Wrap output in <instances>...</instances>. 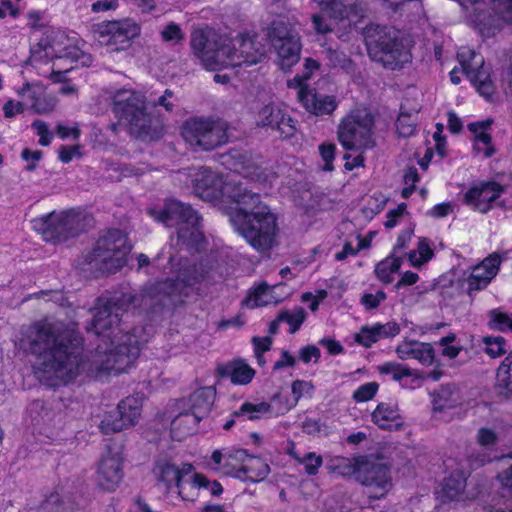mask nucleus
<instances>
[{"mask_svg":"<svg viewBox=\"0 0 512 512\" xmlns=\"http://www.w3.org/2000/svg\"><path fill=\"white\" fill-rule=\"evenodd\" d=\"M386 299V294L379 290L376 293L364 294L361 298V303L367 310L377 308Z\"/></svg>","mask_w":512,"mask_h":512,"instance_id":"58","label":"nucleus"},{"mask_svg":"<svg viewBox=\"0 0 512 512\" xmlns=\"http://www.w3.org/2000/svg\"><path fill=\"white\" fill-rule=\"evenodd\" d=\"M148 214L155 221L163 223L167 227H177L178 245L200 248L204 239L200 229V218L190 205L170 200L165 204L163 210L150 208Z\"/></svg>","mask_w":512,"mask_h":512,"instance_id":"4","label":"nucleus"},{"mask_svg":"<svg viewBox=\"0 0 512 512\" xmlns=\"http://www.w3.org/2000/svg\"><path fill=\"white\" fill-rule=\"evenodd\" d=\"M291 392L295 403H297L302 398L311 399L315 392V386L310 381L298 379L292 382Z\"/></svg>","mask_w":512,"mask_h":512,"instance_id":"46","label":"nucleus"},{"mask_svg":"<svg viewBox=\"0 0 512 512\" xmlns=\"http://www.w3.org/2000/svg\"><path fill=\"white\" fill-rule=\"evenodd\" d=\"M306 318V313L301 307L291 311L283 312L278 316L279 321H284L290 325V332L295 333Z\"/></svg>","mask_w":512,"mask_h":512,"instance_id":"45","label":"nucleus"},{"mask_svg":"<svg viewBox=\"0 0 512 512\" xmlns=\"http://www.w3.org/2000/svg\"><path fill=\"white\" fill-rule=\"evenodd\" d=\"M32 128L35 130L36 135L39 137V144L42 146H48L53 135L49 131L48 125L42 120H36L32 123Z\"/></svg>","mask_w":512,"mask_h":512,"instance_id":"56","label":"nucleus"},{"mask_svg":"<svg viewBox=\"0 0 512 512\" xmlns=\"http://www.w3.org/2000/svg\"><path fill=\"white\" fill-rule=\"evenodd\" d=\"M342 474H353L367 489L370 498L381 499L392 488L389 468L367 457L342 459Z\"/></svg>","mask_w":512,"mask_h":512,"instance_id":"8","label":"nucleus"},{"mask_svg":"<svg viewBox=\"0 0 512 512\" xmlns=\"http://www.w3.org/2000/svg\"><path fill=\"white\" fill-rule=\"evenodd\" d=\"M215 391L212 387H203L191 394L189 397V411L183 412V415L176 421V425L185 421L188 424H198L204 418L213 405Z\"/></svg>","mask_w":512,"mask_h":512,"instance_id":"23","label":"nucleus"},{"mask_svg":"<svg viewBox=\"0 0 512 512\" xmlns=\"http://www.w3.org/2000/svg\"><path fill=\"white\" fill-rule=\"evenodd\" d=\"M17 95L21 98L24 106L32 108L33 102L43 96V86L39 83H25L22 87L15 89Z\"/></svg>","mask_w":512,"mask_h":512,"instance_id":"42","label":"nucleus"},{"mask_svg":"<svg viewBox=\"0 0 512 512\" xmlns=\"http://www.w3.org/2000/svg\"><path fill=\"white\" fill-rule=\"evenodd\" d=\"M76 37H69L58 29H48L37 47L32 50L34 60L44 58L50 60H64L70 63L77 62L84 57L77 45Z\"/></svg>","mask_w":512,"mask_h":512,"instance_id":"13","label":"nucleus"},{"mask_svg":"<svg viewBox=\"0 0 512 512\" xmlns=\"http://www.w3.org/2000/svg\"><path fill=\"white\" fill-rule=\"evenodd\" d=\"M434 256V251L426 238H420L417 247L407 254L408 261L414 268H420Z\"/></svg>","mask_w":512,"mask_h":512,"instance_id":"35","label":"nucleus"},{"mask_svg":"<svg viewBox=\"0 0 512 512\" xmlns=\"http://www.w3.org/2000/svg\"><path fill=\"white\" fill-rule=\"evenodd\" d=\"M291 455L300 463L304 465L305 471L309 475H314L317 473L318 468L322 465V458L319 455H316L313 452L307 453L303 458L296 456L291 453Z\"/></svg>","mask_w":512,"mask_h":512,"instance_id":"53","label":"nucleus"},{"mask_svg":"<svg viewBox=\"0 0 512 512\" xmlns=\"http://www.w3.org/2000/svg\"><path fill=\"white\" fill-rule=\"evenodd\" d=\"M197 489H205L210 492L213 496H219L223 492L221 484L217 481H210L206 476L202 474H194L189 484L188 493H196Z\"/></svg>","mask_w":512,"mask_h":512,"instance_id":"39","label":"nucleus"},{"mask_svg":"<svg viewBox=\"0 0 512 512\" xmlns=\"http://www.w3.org/2000/svg\"><path fill=\"white\" fill-rule=\"evenodd\" d=\"M161 39L164 42H169L173 44L180 43L184 39V33L181 27L174 23L170 22L165 25L160 31Z\"/></svg>","mask_w":512,"mask_h":512,"instance_id":"50","label":"nucleus"},{"mask_svg":"<svg viewBox=\"0 0 512 512\" xmlns=\"http://www.w3.org/2000/svg\"><path fill=\"white\" fill-rule=\"evenodd\" d=\"M79 216L73 211L52 212L32 220V228L48 242L60 243L78 233Z\"/></svg>","mask_w":512,"mask_h":512,"instance_id":"15","label":"nucleus"},{"mask_svg":"<svg viewBox=\"0 0 512 512\" xmlns=\"http://www.w3.org/2000/svg\"><path fill=\"white\" fill-rule=\"evenodd\" d=\"M294 25L289 19L279 17L271 23L268 30L277 63L283 70L290 69L300 58L301 42Z\"/></svg>","mask_w":512,"mask_h":512,"instance_id":"10","label":"nucleus"},{"mask_svg":"<svg viewBox=\"0 0 512 512\" xmlns=\"http://www.w3.org/2000/svg\"><path fill=\"white\" fill-rule=\"evenodd\" d=\"M123 453L119 446H109L102 454L96 470V481L103 490L115 491L123 480Z\"/></svg>","mask_w":512,"mask_h":512,"instance_id":"19","label":"nucleus"},{"mask_svg":"<svg viewBox=\"0 0 512 512\" xmlns=\"http://www.w3.org/2000/svg\"><path fill=\"white\" fill-rule=\"evenodd\" d=\"M466 477L463 472H453L444 479L440 488L437 490V499L443 503L464 501L468 499L466 493Z\"/></svg>","mask_w":512,"mask_h":512,"instance_id":"28","label":"nucleus"},{"mask_svg":"<svg viewBox=\"0 0 512 512\" xmlns=\"http://www.w3.org/2000/svg\"><path fill=\"white\" fill-rule=\"evenodd\" d=\"M121 308L115 302L99 301L88 332L98 337L89 359L83 358V339L75 328L62 321L44 319L32 324L20 345L33 356L32 368L41 382L66 385L80 375L101 377L125 372L138 357L143 342L138 329L130 334L121 324Z\"/></svg>","mask_w":512,"mask_h":512,"instance_id":"1","label":"nucleus"},{"mask_svg":"<svg viewBox=\"0 0 512 512\" xmlns=\"http://www.w3.org/2000/svg\"><path fill=\"white\" fill-rule=\"evenodd\" d=\"M191 47L195 56L208 70L250 66L259 63L265 49L256 35L239 34L231 39L211 29L192 33Z\"/></svg>","mask_w":512,"mask_h":512,"instance_id":"3","label":"nucleus"},{"mask_svg":"<svg viewBox=\"0 0 512 512\" xmlns=\"http://www.w3.org/2000/svg\"><path fill=\"white\" fill-rule=\"evenodd\" d=\"M401 266V258L391 254L379 262L375 268L376 277L383 283H390L393 275L398 272Z\"/></svg>","mask_w":512,"mask_h":512,"instance_id":"36","label":"nucleus"},{"mask_svg":"<svg viewBox=\"0 0 512 512\" xmlns=\"http://www.w3.org/2000/svg\"><path fill=\"white\" fill-rule=\"evenodd\" d=\"M297 96L304 108L317 116L331 114L338 106L334 96L319 94L315 90H300Z\"/></svg>","mask_w":512,"mask_h":512,"instance_id":"29","label":"nucleus"},{"mask_svg":"<svg viewBox=\"0 0 512 512\" xmlns=\"http://www.w3.org/2000/svg\"><path fill=\"white\" fill-rule=\"evenodd\" d=\"M248 453L243 449L229 450L225 454L216 450L211 459L216 465L214 469H220L224 474L243 479V471Z\"/></svg>","mask_w":512,"mask_h":512,"instance_id":"26","label":"nucleus"},{"mask_svg":"<svg viewBox=\"0 0 512 512\" xmlns=\"http://www.w3.org/2000/svg\"><path fill=\"white\" fill-rule=\"evenodd\" d=\"M271 406L267 402H245L243 403L238 410H236L232 416L233 417H245L249 420L259 419L261 417L270 415Z\"/></svg>","mask_w":512,"mask_h":512,"instance_id":"37","label":"nucleus"},{"mask_svg":"<svg viewBox=\"0 0 512 512\" xmlns=\"http://www.w3.org/2000/svg\"><path fill=\"white\" fill-rule=\"evenodd\" d=\"M503 471L498 474V480L504 489H507L512 496V456H505L501 459Z\"/></svg>","mask_w":512,"mask_h":512,"instance_id":"52","label":"nucleus"},{"mask_svg":"<svg viewBox=\"0 0 512 512\" xmlns=\"http://www.w3.org/2000/svg\"><path fill=\"white\" fill-rule=\"evenodd\" d=\"M504 188L495 181H482L473 184L464 194V204L474 211L485 214L503 194Z\"/></svg>","mask_w":512,"mask_h":512,"instance_id":"21","label":"nucleus"},{"mask_svg":"<svg viewBox=\"0 0 512 512\" xmlns=\"http://www.w3.org/2000/svg\"><path fill=\"white\" fill-rule=\"evenodd\" d=\"M181 134L194 149L211 150L227 140L225 123L212 119H190L184 123Z\"/></svg>","mask_w":512,"mask_h":512,"instance_id":"14","label":"nucleus"},{"mask_svg":"<svg viewBox=\"0 0 512 512\" xmlns=\"http://www.w3.org/2000/svg\"><path fill=\"white\" fill-rule=\"evenodd\" d=\"M502 258L497 253H492L481 263L474 266L466 282L469 292L484 289L497 275Z\"/></svg>","mask_w":512,"mask_h":512,"instance_id":"25","label":"nucleus"},{"mask_svg":"<svg viewBox=\"0 0 512 512\" xmlns=\"http://www.w3.org/2000/svg\"><path fill=\"white\" fill-rule=\"evenodd\" d=\"M496 380L499 388L512 393V351L499 366Z\"/></svg>","mask_w":512,"mask_h":512,"instance_id":"41","label":"nucleus"},{"mask_svg":"<svg viewBox=\"0 0 512 512\" xmlns=\"http://www.w3.org/2000/svg\"><path fill=\"white\" fill-rule=\"evenodd\" d=\"M319 68L318 63L313 59H306L304 64V70L302 74H297L293 79L288 81V86L290 88H294L298 91L300 90H308L307 89V81L310 80L313 73L317 71Z\"/></svg>","mask_w":512,"mask_h":512,"instance_id":"38","label":"nucleus"},{"mask_svg":"<svg viewBox=\"0 0 512 512\" xmlns=\"http://www.w3.org/2000/svg\"><path fill=\"white\" fill-rule=\"evenodd\" d=\"M456 403V399H452V392L448 388H442L434 397L433 406L434 410H443L447 407H452Z\"/></svg>","mask_w":512,"mask_h":512,"instance_id":"54","label":"nucleus"},{"mask_svg":"<svg viewBox=\"0 0 512 512\" xmlns=\"http://www.w3.org/2000/svg\"><path fill=\"white\" fill-rule=\"evenodd\" d=\"M319 154L323 161L322 170L331 172L334 170V159L336 146L333 143H322L319 145Z\"/></svg>","mask_w":512,"mask_h":512,"instance_id":"51","label":"nucleus"},{"mask_svg":"<svg viewBox=\"0 0 512 512\" xmlns=\"http://www.w3.org/2000/svg\"><path fill=\"white\" fill-rule=\"evenodd\" d=\"M457 57L462 71L477 91L485 98L491 97L495 88L483 56L468 47H462Z\"/></svg>","mask_w":512,"mask_h":512,"instance_id":"17","label":"nucleus"},{"mask_svg":"<svg viewBox=\"0 0 512 512\" xmlns=\"http://www.w3.org/2000/svg\"><path fill=\"white\" fill-rule=\"evenodd\" d=\"M192 470L191 464L175 465L169 460H160L156 463L153 473L157 480L164 483L167 488L176 485L178 494L183 500L193 501L196 494L188 493L190 481L184 480V477L191 474Z\"/></svg>","mask_w":512,"mask_h":512,"instance_id":"20","label":"nucleus"},{"mask_svg":"<svg viewBox=\"0 0 512 512\" xmlns=\"http://www.w3.org/2000/svg\"><path fill=\"white\" fill-rule=\"evenodd\" d=\"M468 19L484 37L500 32L506 24L512 25V0H456Z\"/></svg>","mask_w":512,"mask_h":512,"instance_id":"5","label":"nucleus"},{"mask_svg":"<svg viewBox=\"0 0 512 512\" xmlns=\"http://www.w3.org/2000/svg\"><path fill=\"white\" fill-rule=\"evenodd\" d=\"M377 371L383 375H391L392 379L399 382L402 387H407L408 383L403 382L405 376L410 375V368L397 362H386L377 366Z\"/></svg>","mask_w":512,"mask_h":512,"instance_id":"40","label":"nucleus"},{"mask_svg":"<svg viewBox=\"0 0 512 512\" xmlns=\"http://www.w3.org/2000/svg\"><path fill=\"white\" fill-rule=\"evenodd\" d=\"M225 164L231 173L225 179L218 173L200 168L193 174L195 194L218 206L229 209L230 221L248 244L259 252H267L277 245L276 216L263 204L257 193H252L238 180V175L263 186L272 183L273 173H266L247 153L233 152Z\"/></svg>","mask_w":512,"mask_h":512,"instance_id":"2","label":"nucleus"},{"mask_svg":"<svg viewBox=\"0 0 512 512\" xmlns=\"http://www.w3.org/2000/svg\"><path fill=\"white\" fill-rule=\"evenodd\" d=\"M454 340V335H448L440 340V345L442 346V353L448 356L449 358H455L460 351V349L457 346L453 345Z\"/></svg>","mask_w":512,"mask_h":512,"instance_id":"61","label":"nucleus"},{"mask_svg":"<svg viewBox=\"0 0 512 512\" xmlns=\"http://www.w3.org/2000/svg\"><path fill=\"white\" fill-rule=\"evenodd\" d=\"M372 422L383 430H401L404 427L399 406L396 402H381L371 414Z\"/></svg>","mask_w":512,"mask_h":512,"instance_id":"27","label":"nucleus"},{"mask_svg":"<svg viewBox=\"0 0 512 512\" xmlns=\"http://www.w3.org/2000/svg\"><path fill=\"white\" fill-rule=\"evenodd\" d=\"M400 332V327L396 322H387L385 324H374L372 326H363L355 334L356 343L368 348L381 339L395 337Z\"/></svg>","mask_w":512,"mask_h":512,"instance_id":"30","label":"nucleus"},{"mask_svg":"<svg viewBox=\"0 0 512 512\" xmlns=\"http://www.w3.org/2000/svg\"><path fill=\"white\" fill-rule=\"evenodd\" d=\"M414 230L412 228H407L404 231L400 233L398 236L396 243L393 247V254H397L399 250L405 249L408 247L412 236H413Z\"/></svg>","mask_w":512,"mask_h":512,"instance_id":"63","label":"nucleus"},{"mask_svg":"<svg viewBox=\"0 0 512 512\" xmlns=\"http://www.w3.org/2000/svg\"><path fill=\"white\" fill-rule=\"evenodd\" d=\"M130 250L126 235L119 230H111L97 241L87 261L95 269L115 272L126 264Z\"/></svg>","mask_w":512,"mask_h":512,"instance_id":"9","label":"nucleus"},{"mask_svg":"<svg viewBox=\"0 0 512 512\" xmlns=\"http://www.w3.org/2000/svg\"><path fill=\"white\" fill-rule=\"evenodd\" d=\"M484 343L486 353L492 358L502 356L507 350L506 342L504 338L500 336L486 337Z\"/></svg>","mask_w":512,"mask_h":512,"instance_id":"49","label":"nucleus"},{"mask_svg":"<svg viewBox=\"0 0 512 512\" xmlns=\"http://www.w3.org/2000/svg\"><path fill=\"white\" fill-rule=\"evenodd\" d=\"M379 384L377 382H367L360 385L352 394V399L356 403H364L372 400L378 392Z\"/></svg>","mask_w":512,"mask_h":512,"instance_id":"47","label":"nucleus"},{"mask_svg":"<svg viewBox=\"0 0 512 512\" xmlns=\"http://www.w3.org/2000/svg\"><path fill=\"white\" fill-rule=\"evenodd\" d=\"M246 460L243 479L260 481L269 474L270 468L263 459L248 454Z\"/></svg>","mask_w":512,"mask_h":512,"instance_id":"34","label":"nucleus"},{"mask_svg":"<svg viewBox=\"0 0 512 512\" xmlns=\"http://www.w3.org/2000/svg\"><path fill=\"white\" fill-rule=\"evenodd\" d=\"M143 406V399L140 395L128 396L117 405L116 410L105 414L100 423L103 433H115L134 426L140 416Z\"/></svg>","mask_w":512,"mask_h":512,"instance_id":"18","label":"nucleus"},{"mask_svg":"<svg viewBox=\"0 0 512 512\" xmlns=\"http://www.w3.org/2000/svg\"><path fill=\"white\" fill-rule=\"evenodd\" d=\"M402 360L416 359L423 365H430L434 360V352L430 344L419 341H403L396 348Z\"/></svg>","mask_w":512,"mask_h":512,"instance_id":"32","label":"nucleus"},{"mask_svg":"<svg viewBox=\"0 0 512 512\" xmlns=\"http://www.w3.org/2000/svg\"><path fill=\"white\" fill-rule=\"evenodd\" d=\"M97 41L111 51L120 52L129 49L132 42L141 34L140 23L131 17L103 21L94 28Z\"/></svg>","mask_w":512,"mask_h":512,"instance_id":"12","label":"nucleus"},{"mask_svg":"<svg viewBox=\"0 0 512 512\" xmlns=\"http://www.w3.org/2000/svg\"><path fill=\"white\" fill-rule=\"evenodd\" d=\"M183 415V412L178 414L171 422L172 437L176 440H182L186 435L190 434L197 424H188L183 421L181 424L176 425V421Z\"/></svg>","mask_w":512,"mask_h":512,"instance_id":"55","label":"nucleus"},{"mask_svg":"<svg viewBox=\"0 0 512 512\" xmlns=\"http://www.w3.org/2000/svg\"><path fill=\"white\" fill-rule=\"evenodd\" d=\"M297 205L309 213L318 207V201L310 191L306 190L303 192L301 199L297 201Z\"/></svg>","mask_w":512,"mask_h":512,"instance_id":"64","label":"nucleus"},{"mask_svg":"<svg viewBox=\"0 0 512 512\" xmlns=\"http://www.w3.org/2000/svg\"><path fill=\"white\" fill-rule=\"evenodd\" d=\"M57 98L52 95H46L43 88V96H40L36 102H33L31 110L37 114H48L57 106Z\"/></svg>","mask_w":512,"mask_h":512,"instance_id":"48","label":"nucleus"},{"mask_svg":"<svg viewBox=\"0 0 512 512\" xmlns=\"http://www.w3.org/2000/svg\"><path fill=\"white\" fill-rule=\"evenodd\" d=\"M25 110L24 103L22 101L8 100L3 105V112L5 118H12L18 114L23 113Z\"/></svg>","mask_w":512,"mask_h":512,"instance_id":"60","label":"nucleus"},{"mask_svg":"<svg viewBox=\"0 0 512 512\" xmlns=\"http://www.w3.org/2000/svg\"><path fill=\"white\" fill-rule=\"evenodd\" d=\"M323 11L339 21H348L349 26L356 25L364 16L365 6L360 0H312Z\"/></svg>","mask_w":512,"mask_h":512,"instance_id":"22","label":"nucleus"},{"mask_svg":"<svg viewBox=\"0 0 512 512\" xmlns=\"http://www.w3.org/2000/svg\"><path fill=\"white\" fill-rule=\"evenodd\" d=\"M257 125L277 130L281 137L292 136L295 130L291 117L277 105L264 106L257 115Z\"/></svg>","mask_w":512,"mask_h":512,"instance_id":"24","label":"nucleus"},{"mask_svg":"<svg viewBox=\"0 0 512 512\" xmlns=\"http://www.w3.org/2000/svg\"><path fill=\"white\" fill-rule=\"evenodd\" d=\"M280 284L268 286L266 283H261L252 289L245 300L246 307L254 309L261 306L277 304L281 301L282 295L277 293L281 289Z\"/></svg>","mask_w":512,"mask_h":512,"instance_id":"33","label":"nucleus"},{"mask_svg":"<svg viewBox=\"0 0 512 512\" xmlns=\"http://www.w3.org/2000/svg\"><path fill=\"white\" fill-rule=\"evenodd\" d=\"M210 270L203 264L186 268L178 275V281H166L157 285V291L172 298L188 296L189 289L197 294L210 284Z\"/></svg>","mask_w":512,"mask_h":512,"instance_id":"16","label":"nucleus"},{"mask_svg":"<svg viewBox=\"0 0 512 512\" xmlns=\"http://www.w3.org/2000/svg\"><path fill=\"white\" fill-rule=\"evenodd\" d=\"M216 373L228 378L234 385H247L255 377L256 371L244 360L235 359L217 366Z\"/></svg>","mask_w":512,"mask_h":512,"instance_id":"31","label":"nucleus"},{"mask_svg":"<svg viewBox=\"0 0 512 512\" xmlns=\"http://www.w3.org/2000/svg\"><path fill=\"white\" fill-rule=\"evenodd\" d=\"M489 325L492 329L499 331L512 330V313H506L499 309H494L489 313Z\"/></svg>","mask_w":512,"mask_h":512,"instance_id":"43","label":"nucleus"},{"mask_svg":"<svg viewBox=\"0 0 512 512\" xmlns=\"http://www.w3.org/2000/svg\"><path fill=\"white\" fill-rule=\"evenodd\" d=\"M365 43L370 57L385 67L395 69L410 60L408 49L399 41V33L391 27L371 26Z\"/></svg>","mask_w":512,"mask_h":512,"instance_id":"6","label":"nucleus"},{"mask_svg":"<svg viewBox=\"0 0 512 512\" xmlns=\"http://www.w3.org/2000/svg\"><path fill=\"white\" fill-rule=\"evenodd\" d=\"M454 205L451 202H443L436 204L428 214L435 218H444L453 213Z\"/></svg>","mask_w":512,"mask_h":512,"instance_id":"62","label":"nucleus"},{"mask_svg":"<svg viewBox=\"0 0 512 512\" xmlns=\"http://www.w3.org/2000/svg\"><path fill=\"white\" fill-rule=\"evenodd\" d=\"M416 114L401 112L396 121V129L400 136L409 137L416 130Z\"/></svg>","mask_w":512,"mask_h":512,"instance_id":"44","label":"nucleus"},{"mask_svg":"<svg viewBox=\"0 0 512 512\" xmlns=\"http://www.w3.org/2000/svg\"><path fill=\"white\" fill-rule=\"evenodd\" d=\"M374 116L364 106L353 108L338 126V140L345 150L365 151L374 146Z\"/></svg>","mask_w":512,"mask_h":512,"instance_id":"7","label":"nucleus"},{"mask_svg":"<svg viewBox=\"0 0 512 512\" xmlns=\"http://www.w3.org/2000/svg\"><path fill=\"white\" fill-rule=\"evenodd\" d=\"M474 148L477 152L482 153L485 157L493 155L494 150L491 144V136L489 134H483L477 136L474 139Z\"/></svg>","mask_w":512,"mask_h":512,"instance_id":"57","label":"nucleus"},{"mask_svg":"<svg viewBox=\"0 0 512 512\" xmlns=\"http://www.w3.org/2000/svg\"><path fill=\"white\" fill-rule=\"evenodd\" d=\"M113 111L120 121L129 125L139 135L146 133L148 115L145 110V96L132 88H120L112 97Z\"/></svg>","mask_w":512,"mask_h":512,"instance_id":"11","label":"nucleus"},{"mask_svg":"<svg viewBox=\"0 0 512 512\" xmlns=\"http://www.w3.org/2000/svg\"><path fill=\"white\" fill-rule=\"evenodd\" d=\"M477 441L482 447L490 449L496 444L497 435L492 429L481 428L477 433Z\"/></svg>","mask_w":512,"mask_h":512,"instance_id":"59","label":"nucleus"}]
</instances>
